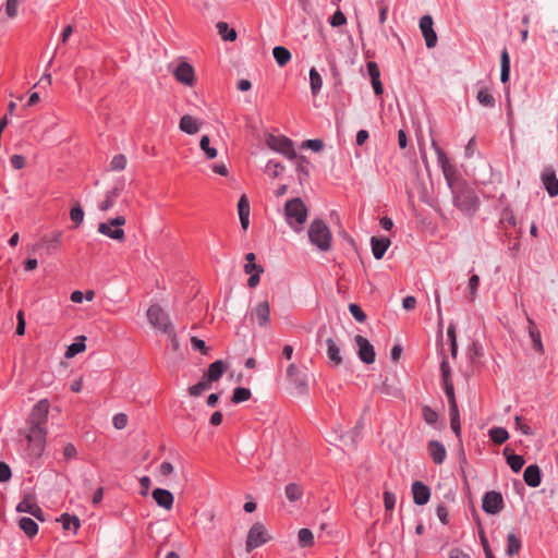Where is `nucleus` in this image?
Masks as SVG:
<instances>
[{
  "mask_svg": "<svg viewBox=\"0 0 558 558\" xmlns=\"http://www.w3.org/2000/svg\"><path fill=\"white\" fill-rule=\"evenodd\" d=\"M523 480L530 487H538L542 482L541 470L537 464H530L523 473Z\"/></svg>",
  "mask_w": 558,
  "mask_h": 558,
  "instance_id": "5701e85b",
  "label": "nucleus"
},
{
  "mask_svg": "<svg viewBox=\"0 0 558 558\" xmlns=\"http://www.w3.org/2000/svg\"><path fill=\"white\" fill-rule=\"evenodd\" d=\"M413 501L417 506H423L428 502L430 498V489L421 481H415L412 484Z\"/></svg>",
  "mask_w": 558,
  "mask_h": 558,
  "instance_id": "a211bd4d",
  "label": "nucleus"
},
{
  "mask_svg": "<svg viewBox=\"0 0 558 558\" xmlns=\"http://www.w3.org/2000/svg\"><path fill=\"white\" fill-rule=\"evenodd\" d=\"M246 264L244 265V271L246 274H252L253 271L263 272L264 269L260 265L255 263V254L254 253H247L246 256Z\"/></svg>",
  "mask_w": 558,
  "mask_h": 558,
  "instance_id": "49530a36",
  "label": "nucleus"
},
{
  "mask_svg": "<svg viewBox=\"0 0 558 558\" xmlns=\"http://www.w3.org/2000/svg\"><path fill=\"white\" fill-rule=\"evenodd\" d=\"M19 526L28 537H33L38 533V524L32 518H21Z\"/></svg>",
  "mask_w": 558,
  "mask_h": 558,
  "instance_id": "c756f323",
  "label": "nucleus"
},
{
  "mask_svg": "<svg viewBox=\"0 0 558 558\" xmlns=\"http://www.w3.org/2000/svg\"><path fill=\"white\" fill-rule=\"evenodd\" d=\"M70 217L76 226H80L84 220V210L80 205L72 207L70 211Z\"/></svg>",
  "mask_w": 558,
  "mask_h": 558,
  "instance_id": "864d4df0",
  "label": "nucleus"
},
{
  "mask_svg": "<svg viewBox=\"0 0 558 558\" xmlns=\"http://www.w3.org/2000/svg\"><path fill=\"white\" fill-rule=\"evenodd\" d=\"M123 225H125V218L123 216H118L106 222H100L97 231L109 239L122 242L125 239L124 230L121 228Z\"/></svg>",
  "mask_w": 558,
  "mask_h": 558,
  "instance_id": "20e7f679",
  "label": "nucleus"
},
{
  "mask_svg": "<svg viewBox=\"0 0 558 558\" xmlns=\"http://www.w3.org/2000/svg\"><path fill=\"white\" fill-rule=\"evenodd\" d=\"M515 428L519 429L523 435H533V430L527 424L522 423V418L517 415L514 417Z\"/></svg>",
  "mask_w": 558,
  "mask_h": 558,
  "instance_id": "e2e57ef3",
  "label": "nucleus"
},
{
  "mask_svg": "<svg viewBox=\"0 0 558 558\" xmlns=\"http://www.w3.org/2000/svg\"><path fill=\"white\" fill-rule=\"evenodd\" d=\"M272 56L279 66L286 65L291 59V52L283 46H276Z\"/></svg>",
  "mask_w": 558,
  "mask_h": 558,
  "instance_id": "473e14b6",
  "label": "nucleus"
},
{
  "mask_svg": "<svg viewBox=\"0 0 558 558\" xmlns=\"http://www.w3.org/2000/svg\"><path fill=\"white\" fill-rule=\"evenodd\" d=\"M450 403V427L457 437L461 436V424H460V415L457 407L456 398L448 399Z\"/></svg>",
  "mask_w": 558,
  "mask_h": 558,
  "instance_id": "a878e982",
  "label": "nucleus"
},
{
  "mask_svg": "<svg viewBox=\"0 0 558 558\" xmlns=\"http://www.w3.org/2000/svg\"><path fill=\"white\" fill-rule=\"evenodd\" d=\"M308 239L318 250L326 252L331 246V232L322 219H314L307 230Z\"/></svg>",
  "mask_w": 558,
  "mask_h": 558,
  "instance_id": "7ed1b4c3",
  "label": "nucleus"
},
{
  "mask_svg": "<svg viewBox=\"0 0 558 558\" xmlns=\"http://www.w3.org/2000/svg\"><path fill=\"white\" fill-rule=\"evenodd\" d=\"M218 34L221 36V38L226 41H233L236 38V32L233 28H230L228 23L226 22H218L217 25Z\"/></svg>",
  "mask_w": 558,
  "mask_h": 558,
  "instance_id": "e433bc0d",
  "label": "nucleus"
},
{
  "mask_svg": "<svg viewBox=\"0 0 558 558\" xmlns=\"http://www.w3.org/2000/svg\"><path fill=\"white\" fill-rule=\"evenodd\" d=\"M20 0H7L5 13L9 17H15L17 14V7Z\"/></svg>",
  "mask_w": 558,
  "mask_h": 558,
  "instance_id": "052dcab7",
  "label": "nucleus"
},
{
  "mask_svg": "<svg viewBox=\"0 0 558 558\" xmlns=\"http://www.w3.org/2000/svg\"><path fill=\"white\" fill-rule=\"evenodd\" d=\"M437 162L442 170L444 175L448 179L449 173L452 171V166L446 155V153L441 148H437Z\"/></svg>",
  "mask_w": 558,
  "mask_h": 558,
  "instance_id": "ea45409f",
  "label": "nucleus"
},
{
  "mask_svg": "<svg viewBox=\"0 0 558 558\" xmlns=\"http://www.w3.org/2000/svg\"><path fill=\"white\" fill-rule=\"evenodd\" d=\"M390 245L388 238L372 236L371 246L375 259H381Z\"/></svg>",
  "mask_w": 558,
  "mask_h": 558,
  "instance_id": "b1692460",
  "label": "nucleus"
},
{
  "mask_svg": "<svg viewBox=\"0 0 558 558\" xmlns=\"http://www.w3.org/2000/svg\"><path fill=\"white\" fill-rule=\"evenodd\" d=\"M527 323H529L527 331H529V336H530L532 344H533V349L537 352H542L543 343H542L541 332L538 331L536 324L534 323V320L532 318L527 317Z\"/></svg>",
  "mask_w": 558,
  "mask_h": 558,
  "instance_id": "cd10ccee",
  "label": "nucleus"
},
{
  "mask_svg": "<svg viewBox=\"0 0 558 558\" xmlns=\"http://www.w3.org/2000/svg\"><path fill=\"white\" fill-rule=\"evenodd\" d=\"M58 521L61 522L64 530H73L76 532L81 526L80 519L76 515H71L69 513L61 514Z\"/></svg>",
  "mask_w": 558,
  "mask_h": 558,
  "instance_id": "2f4dec72",
  "label": "nucleus"
},
{
  "mask_svg": "<svg viewBox=\"0 0 558 558\" xmlns=\"http://www.w3.org/2000/svg\"><path fill=\"white\" fill-rule=\"evenodd\" d=\"M122 189L123 182L116 184L112 189L108 190L106 192L105 199L99 203L98 208L101 211H108L111 209L114 206L117 198L120 196Z\"/></svg>",
  "mask_w": 558,
  "mask_h": 558,
  "instance_id": "6ab92c4d",
  "label": "nucleus"
},
{
  "mask_svg": "<svg viewBox=\"0 0 558 558\" xmlns=\"http://www.w3.org/2000/svg\"><path fill=\"white\" fill-rule=\"evenodd\" d=\"M49 412V402L46 399L38 401L32 409L27 420L28 456L31 459L41 457L46 441V423Z\"/></svg>",
  "mask_w": 558,
  "mask_h": 558,
  "instance_id": "f257e3e1",
  "label": "nucleus"
},
{
  "mask_svg": "<svg viewBox=\"0 0 558 558\" xmlns=\"http://www.w3.org/2000/svg\"><path fill=\"white\" fill-rule=\"evenodd\" d=\"M268 536L266 534V531L260 523H255L252 525V527L248 531L247 538H246V551H251L265 543H267Z\"/></svg>",
  "mask_w": 558,
  "mask_h": 558,
  "instance_id": "9d476101",
  "label": "nucleus"
},
{
  "mask_svg": "<svg viewBox=\"0 0 558 558\" xmlns=\"http://www.w3.org/2000/svg\"><path fill=\"white\" fill-rule=\"evenodd\" d=\"M441 385L448 399L454 397V387L451 378V367L447 362L446 357H442L440 363Z\"/></svg>",
  "mask_w": 558,
  "mask_h": 558,
  "instance_id": "dca6fc26",
  "label": "nucleus"
},
{
  "mask_svg": "<svg viewBox=\"0 0 558 558\" xmlns=\"http://www.w3.org/2000/svg\"><path fill=\"white\" fill-rule=\"evenodd\" d=\"M86 338L84 336H81L75 342L70 344L64 353V356L66 359H72L78 353L85 351L86 344H85Z\"/></svg>",
  "mask_w": 558,
  "mask_h": 558,
  "instance_id": "72a5a7b5",
  "label": "nucleus"
},
{
  "mask_svg": "<svg viewBox=\"0 0 558 558\" xmlns=\"http://www.w3.org/2000/svg\"><path fill=\"white\" fill-rule=\"evenodd\" d=\"M478 284H480V277L477 275H472L469 279V284H468L471 301H473L476 296Z\"/></svg>",
  "mask_w": 558,
  "mask_h": 558,
  "instance_id": "6e6d98bb",
  "label": "nucleus"
},
{
  "mask_svg": "<svg viewBox=\"0 0 558 558\" xmlns=\"http://www.w3.org/2000/svg\"><path fill=\"white\" fill-rule=\"evenodd\" d=\"M267 145L271 150L283 155L290 160H294L296 158V151L294 149L293 142L286 136L270 135L267 138Z\"/></svg>",
  "mask_w": 558,
  "mask_h": 558,
  "instance_id": "0eeeda50",
  "label": "nucleus"
},
{
  "mask_svg": "<svg viewBox=\"0 0 558 558\" xmlns=\"http://www.w3.org/2000/svg\"><path fill=\"white\" fill-rule=\"evenodd\" d=\"M173 75L178 82L186 86H192L194 83V69L185 61H182L177 65L173 71Z\"/></svg>",
  "mask_w": 558,
  "mask_h": 558,
  "instance_id": "4468645a",
  "label": "nucleus"
},
{
  "mask_svg": "<svg viewBox=\"0 0 558 558\" xmlns=\"http://www.w3.org/2000/svg\"><path fill=\"white\" fill-rule=\"evenodd\" d=\"M265 170L266 172L270 173L274 178H277L283 171V166L276 160H269L266 165Z\"/></svg>",
  "mask_w": 558,
  "mask_h": 558,
  "instance_id": "3c124183",
  "label": "nucleus"
},
{
  "mask_svg": "<svg viewBox=\"0 0 558 558\" xmlns=\"http://www.w3.org/2000/svg\"><path fill=\"white\" fill-rule=\"evenodd\" d=\"M476 99L484 107L492 108L495 106V98L488 88H481L477 92Z\"/></svg>",
  "mask_w": 558,
  "mask_h": 558,
  "instance_id": "a19ab883",
  "label": "nucleus"
},
{
  "mask_svg": "<svg viewBox=\"0 0 558 558\" xmlns=\"http://www.w3.org/2000/svg\"><path fill=\"white\" fill-rule=\"evenodd\" d=\"M500 81L501 83H507L510 77V57L508 50L506 48L502 49L500 56Z\"/></svg>",
  "mask_w": 558,
  "mask_h": 558,
  "instance_id": "c85d7f7f",
  "label": "nucleus"
},
{
  "mask_svg": "<svg viewBox=\"0 0 558 558\" xmlns=\"http://www.w3.org/2000/svg\"><path fill=\"white\" fill-rule=\"evenodd\" d=\"M447 336L450 340V351L452 357L457 356L458 353V344H457V337H456V327L454 325H450L447 329Z\"/></svg>",
  "mask_w": 558,
  "mask_h": 558,
  "instance_id": "8fccbe9b",
  "label": "nucleus"
},
{
  "mask_svg": "<svg viewBox=\"0 0 558 558\" xmlns=\"http://www.w3.org/2000/svg\"><path fill=\"white\" fill-rule=\"evenodd\" d=\"M252 323H256L260 328L270 326V305L267 300H262L248 313Z\"/></svg>",
  "mask_w": 558,
  "mask_h": 558,
  "instance_id": "6e6552de",
  "label": "nucleus"
},
{
  "mask_svg": "<svg viewBox=\"0 0 558 558\" xmlns=\"http://www.w3.org/2000/svg\"><path fill=\"white\" fill-rule=\"evenodd\" d=\"M128 165V159L123 154H117L112 157L110 161V169L112 171H122L125 169Z\"/></svg>",
  "mask_w": 558,
  "mask_h": 558,
  "instance_id": "de8ad7c7",
  "label": "nucleus"
},
{
  "mask_svg": "<svg viewBox=\"0 0 558 558\" xmlns=\"http://www.w3.org/2000/svg\"><path fill=\"white\" fill-rule=\"evenodd\" d=\"M522 543L521 539L517 536L515 533L511 532L507 535V549L506 553L508 556H513L519 554L521 550Z\"/></svg>",
  "mask_w": 558,
  "mask_h": 558,
  "instance_id": "7c9ffc66",
  "label": "nucleus"
},
{
  "mask_svg": "<svg viewBox=\"0 0 558 558\" xmlns=\"http://www.w3.org/2000/svg\"><path fill=\"white\" fill-rule=\"evenodd\" d=\"M17 512H24L33 515L37 520L44 522L45 515L43 509L37 505L34 498L27 496L23 498L16 506Z\"/></svg>",
  "mask_w": 558,
  "mask_h": 558,
  "instance_id": "ddd939ff",
  "label": "nucleus"
},
{
  "mask_svg": "<svg viewBox=\"0 0 558 558\" xmlns=\"http://www.w3.org/2000/svg\"><path fill=\"white\" fill-rule=\"evenodd\" d=\"M287 377L289 384L293 389L296 390L299 395H303L307 390V375L303 371H301L294 364H290L287 368Z\"/></svg>",
  "mask_w": 558,
  "mask_h": 558,
  "instance_id": "1a4fd4ad",
  "label": "nucleus"
},
{
  "mask_svg": "<svg viewBox=\"0 0 558 558\" xmlns=\"http://www.w3.org/2000/svg\"><path fill=\"white\" fill-rule=\"evenodd\" d=\"M329 23L333 27L342 26L347 23L345 15L340 11L337 10L330 17Z\"/></svg>",
  "mask_w": 558,
  "mask_h": 558,
  "instance_id": "5fc2aeb1",
  "label": "nucleus"
},
{
  "mask_svg": "<svg viewBox=\"0 0 558 558\" xmlns=\"http://www.w3.org/2000/svg\"><path fill=\"white\" fill-rule=\"evenodd\" d=\"M210 140L208 135H203L199 142L201 149L205 153L208 159H214L217 157V149L215 147H210Z\"/></svg>",
  "mask_w": 558,
  "mask_h": 558,
  "instance_id": "a18cd8bd",
  "label": "nucleus"
},
{
  "mask_svg": "<svg viewBox=\"0 0 558 558\" xmlns=\"http://www.w3.org/2000/svg\"><path fill=\"white\" fill-rule=\"evenodd\" d=\"M349 311L356 322L364 323L366 320V314L357 304L351 303L349 305Z\"/></svg>",
  "mask_w": 558,
  "mask_h": 558,
  "instance_id": "603ef678",
  "label": "nucleus"
},
{
  "mask_svg": "<svg viewBox=\"0 0 558 558\" xmlns=\"http://www.w3.org/2000/svg\"><path fill=\"white\" fill-rule=\"evenodd\" d=\"M542 182L550 197L558 195V178L553 168L548 167L544 169L542 172Z\"/></svg>",
  "mask_w": 558,
  "mask_h": 558,
  "instance_id": "f3484780",
  "label": "nucleus"
},
{
  "mask_svg": "<svg viewBox=\"0 0 558 558\" xmlns=\"http://www.w3.org/2000/svg\"><path fill=\"white\" fill-rule=\"evenodd\" d=\"M367 72L372 80H378L380 77V71L376 62L371 61L367 63Z\"/></svg>",
  "mask_w": 558,
  "mask_h": 558,
  "instance_id": "69168bd1",
  "label": "nucleus"
},
{
  "mask_svg": "<svg viewBox=\"0 0 558 558\" xmlns=\"http://www.w3.org/2000/svg\"><path fill=\"white\" fill-rule=\"evenodd\" d=\"M11 475L10 466L4 462H0V482H8L11 478Z\"/></svg>",
  "mask_w": 558,
  "mask_h": 558,
  "instance_id": "338daca9",
  "label": "nucleus"
},
{
  "mask_svg": "<svg viewBox=\"0 0 558 558\" xmlns=\"http://www.w3.org/2000/svg\"><path fill=\"white\" fill-rule=\"evenodd\" d=\"M153 498L159 507H161L166 510H170L173 506L174 498H173L172 493L169 492L168 489H163V488L154 489Z\"/></svg>",
  "mask_w": 558,
  "mask_h": 558,
  "instance_id": "412c9836",
  "label": "nucleus"
},
{
  "mask_svg": "<svg viewBox=\"0 0 558 558\" xmlns=\"http://www.w3.org/2000/svg\"><path fill=\"white\" fill-rule=\"evenodd\" d=\"M147 318L150 325L159 329L161 332L172 335L173 326L170 322L169 315L159 305H151L147 310Z\"/></svg>",
  "mask_w": 558,
  "mask_h": 558,
  "instance_id": "39448f33",
  "label": "nucleus"
},
{
  "mask_svg": "<svg viewBox=\"0 0 558 558\" xmlns=\"http://www.w3.org/2000/svg\"><path fill=\"white\" fill-rule=\"evenodd\" d=\"M286 496L291 502L298 501L303 496V489L300 485L290 483L286 486Z\"/></svg>",
  "mask_w": 558,
  "mask_h": 558,
  "instance_id": "79ce46f5",
  "label": "nucleus"
},
{
  "mask_svg": "<svg viewBox=\"0 0 558 558\" xmlns=\"http://www.w3.org/2000/svg\"><path fill=\"white\" fill-rule=\"evenodd\" d=\"M179 128L186 134H196L201 129V123L192 116L185 114L180 119Z\"/></svg>",
  "mask_w": 558,
  "mask_h": 558,
  "instance_id": "393cba45",
  "label": "nucleus"
},
{
  "mask_svg": "<svg viewBox=\"0 0 558 558\" xmlns=\"http://www.w3.org/2000/svg\"><path fill=\"white\" fill-rule=\"evenodd\" d=\"M433 19L429 15H424L420 20V28L427 48L435 47L437 43V35L433 29Z\"/></svg>",
  "mask_w": 558,
  "mask_h": 558,
  "instance_id": "2eb2a0df",
  "label": "nucleus"
},
{
  "mask_svg": "<svg viewBox=\"0 0 558 558\" xmlns=\"http://www.w3.org/2000/svg\"><path fill=\"white\" fill-rule=\"evenodd\" d=\"M488 435L497 445L504 444L509 438V433L504 427H493L488 430Z\"/></svg>",
  "mask_w": 558,
  "mask_h": 558,
  "instance_id": "4c0bfd02",
  "label": "nucleus"
},
{
  "mask_svg": "<svg viewBox=\"0 0 558 558\" xmlns=\"http://www.w3.org/2000/svg\"><path fill=\"white\" fill-rule=\"evenodd\" d=\"M327 356L332 366H339L343 359L341 355V345L332 338L326 339Z\"/></svg>",
  "mask_w": 558,
  "mask_h": 558,
  "instance_id": "aec40b11",
  "label": "nucleus"
},
{
  "mask_svg": "<svg viewBox=\"0 0 558 558\" xmlns=\"http://www.w3.org/2000/svg\"><path fill=\"white\" fill-rule=\"evenodd\" d=\"M384 505L387 511H391L396 505V496L393 493L385 492L384 493Z\"/></svg>",
  "mask_w": 558,
  "mask_h": 558,
  "instance_id": "680f3d73",
  "label": "nucleus"
},
{
  "mask_svg": "<svg viewBox=\"0 0 558 558\" xmlns=\"http://www.w3.org/2000/svg\"><path fill=\"white\" fill-rule=\"evenodd\" d=\"M286 221L295 232L302 230V225L307 219V208L299 197L290 199L284 205Z\"/></svg>",
  "mask_w": 558,
  "mask_h": 558,
  "instance_id": "f03ea898",
  "label": "nucleus"
},
{
  "mask_svg": "<svg viewBox=\"0 0 558 558\" xmlns=\"http://www.w3.org/2000/svg\"><path fill=\"white\" fill-rule=\"evenodd\" d=\"M422 416L424 418V421L430 425V426H435L437 421H438V414L436 411H434L428 405H424L422 408Z\"/></svg>",
  "mask_w": 558,
  "mask_h": 558,
  "instance_id": "09e8293b",
  "label": "nucleus"
},
{
  "mask_svg": "<svg viewBox=\"0 0 558 558\" xmlns=\"http://www.w3.org/2000/svg\"><path fill=\"white\" fill-rule=\"evenodd\" d=\"M508 451H509L508 448H506L504 451V453L507 456L508 465L510 466V469L513 472H519L525 463L524 458L522 456L514 454V453L508 454Z\"/></svg>",
  "mask_w": 558,
  "mask_h": 558,
  "instance_id": "c9c22d12",
  "label": "nucleus"
},
{
  "mask_svg": "<svg viewBox=\"0 0 558 558\" xmlns=\"http://www.w3.org/2000/svg\"><path fill=\"white\" fill-rule=\"evenodd\" d=\"M304 147L312 149L313 151H320L324 147L322 140H307L303 143Z\"/></svg>",
  "mask_w": 558,
  "mask_h": 558,
  "instance_id": "0e129e2a",
  "label": "nucleus"
},
{
  "mask_svg": "<svg viewBox=\"0 0 558 558\" xmlns=\"http://www.w3.org/2000/svg\"><path fill=\"white\" fill-rule=\"evenodd\" d=\"M11 166L19 170L25 166V158L22 155H13L10 158Z\"/></svg>",
  "mask_w": 558,
  "mask_h": 558,
  "instance_id": "774afa93",
  "label": "nucleus"
},
{
  "mask_svg": "<svg viewBox=\"0 0 558 558\" xmlns=\"http://www.w3.org/2000/svg\"><path fill=\"white\" fill-rule=\"evenodd\" d=\"M427 448L435 464H441L445 461L447 451L442 442L438 440H430Z\"/></svg>",
  "mask_w": 558,
  "mask_h": 558,
  "instance_id": "4be33fe9",
  "label": "nucleus"
},
{
  "mask_svg": "<svg viewBox=\"0 0 558 558\" xmlns=\"http://www.w3.org/2000/svg\"><path fill=\"white\" fill-rule=\"evenodd\" d=\"M211 381L203 375L202 379L189 388V392L192 397L199 396L203 391L210 389Z\"/></svg>",
  "mask_w": 558,
  "mask_h": 558,
  "instance_id": "58836bf2",
  "label": "nucleus"
},
{
  "mask_svg": "<svg viewBox=\"0 0 558 558\" xmlns=\"http://www.w3.org/2000/svg\"><path fill=\"white\" fill-rule=\"evenodd\" d=\"M298 541L301 547H308L314 545V535L310 529H301L298 533Z\"/></svg>",
  "mask_w": 558,
  "mask_h": 558,
  "instance_id": "37998d69",
  "label": "nucleus"
},
{
  "mask_svg": "<svg viewBox=\"0 0 558 558\" xmlns=\"http://www.w3.org/2000/svg\"><path fill=\"white\" fill-rule=\"evenodd\" d=\"M501 222L506 223L507 226H510V227L517 226V218L514 217L511 209H509V208L504 209L502 215H501Z\"/></svg>",
  "mask_w": 558,
  "mask_h": 558,
  "instance_id": "4d7b16f0",
  "label": "nucleus"
},
{
  "mask_svg": "<svg viewBox=\"0 0 558 558\" xmlns=\"http://www.w3.org/2000/svg\"><path fill=\"white\" fill-rule=\"evenodd\" d=\"M453 204L464 214L472 215L478 207V198L471 190H461L453 193Z\"/></svg>",
  "mask_w": 558,
  "mask_h": 558,
  "instance_id": "423d86ee",
  "label": "nucleus"
},
{
  "mask_svg": "<svg viewBox=\"0 0 558 558\" xmlns=\"http://www.w3.org/2000/svg\"><path fill=\"white\" fill-rule=\"evenodd\" d=\"M251 396H252V393H251V390L248 388L236 387L233 390L232 399L231 400H232L233 403L238 404V403L247 401L251 398Z\"/></svg>",
  "mask_w": 558,
  "mask_h": 558,
  "instance_id": "c03bdc74",
  "label": "nucleus"
},
{
  "mask_svg": "<svg viewBox=\"0 0 558 558\" xmlns=\"http://www.w3.org/2000/svg\"><path fill=\"white\" fill-rule=\"evenodd\" d=\"M308 75H310L311 92L314 96H316L323 87V78L315 68H312L310 70Z\"/></svg>",
  "mask_w": 558,
  "mask_h": 558,
  "instance_id": "f704fd0d",
  "label": "nucleus"
},
{
  "mask_svg": "<svg viewBox=\"0 0 558 558\" xmlns=\"http://www.w3.org/2000/svg\"><path fill=\"white\" fill-rule=\"evenodd\" d=\"M128 415L124 413H118L112 418V424L117 429H123L128 425Z\"/></svg>",
  "mask_w": 558,
  "mask_h": 558,
  "instance_id": "13d9d810",
  "label": "nucleus"
},
{
  "mask_svg": "<svg viewBox=\"0 0 558 558\" xmlns=\"http://www.w3.org/2000/svg\"><path fill=\"white\" fill-rule=\"evenodd\" d=\"M227 369V364L222 360L215 361L208 367L206 374H204L211 383L217 381L223 375Z\"/></svg>",
  "mask_w": 558,
  "mask_h": 558,
  "instance_id": "bb28decb",
  "label": "nucleus"
},
{
  "mask_svg": "<svg viewBox=\"0 0 558 558\" xmlns=\"http://www.w3.org/2000/svg\"><path fill=\"white\" fill-rule=\"evenodd\" d=\"M239 217L250 215V203L245 195H242L238 203Z\"/></svg>",
  "mask_w": 558,
  "mask_h": 558,
  "instance_id": "bf43d9fd",
  "label": "nucleus"
},
{
  "mask_svg": "<svg viewBox=\"0 0 558 558\" xmlns=\"http://www.w3.org/2000/svg\"><path fill=\"white\" fill-rule=\"evenodd\" d=\"M483 510L488 514H497L504 508V499L500 493L490 490L483 497Z\"/></svg>",
  "mask_w": 558,
  "mask_h": 558,
  "instance_id": "f8f14e48",
  "label": "nucleus"
},
{
  "mask_svg": "<svg viewBox=\"0 0 558 558\" xmlns=\"http://www.w3.org/2000/svg\"><path fill=\"white\" fill-rule=\"evenodd\" d=\"M354 342L357 348L359 359L365 364L374 363L376 357L374 345L361 335L354 337Z\"/></svg>",
  "mask_w": 558,
  "mask_h": 558,
  "instance_id": "9b49d317",
  "label": "nucleus"
}]
</instances>
